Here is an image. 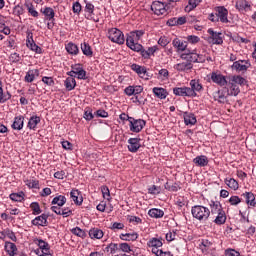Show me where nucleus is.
<instances>
[{
    "mask_svg": "<svg viewBox=\"0 0 256 256\" xmlns=\"http://www.w3.org/2000/svg\"><path fill=\"white\" fill-rule=\"evenodd\" d=\"M215 13L208 16L209 21L212 23H229V10L225 6H217L214 8Z\"/></svg>",
    "mask_w": 256,
    "mask_h": 256,
    "instance_id": "f257e3e1",
    "label": "nucleus"
},
{
    "mask_svg": "<svg viewBox=\"0 0 256 256\" xmlns=\"http://www.w3.org/2000/svg\"><path fill=\"white\" fill-rule=\"evenodd\" d=\"M192 217L200 223H205L211 217V210L202 205H195L191 208Z\"/></svg>",
    "mask_w": 256,
    "mask_h": 256,
    "instance_id": "f03ea898",
    "label": "nucleus"
},
{
    "mask_svg": "<svg viewBox=\"0 0 256 256\" xmlns=\"http://www.w3.org/2000/svg\"><path fill=\"white\" fill-rule=\"evenodd\" d=\"M170 8L171 4H167V2L161 1H154L151 5V10L155 15H166Z\"/></svg>",
    "mask_w": 256,
    "mask_h": 256,
    "instance_id": "7ed1b4c3",
    "label": "nucleus"
},
{
    "mask_svg": "<svg viewBox=\"0 0 256 256\" xmlns=\"http://www.w3.org/2000/svg\"><path fill=\"white\" fill-rule=\"evenodd\" d=\"M108 38L112 43H117L118 45H123V43H125L123 32L117 28H111L108 31Z\"/></svg>",
    "mask_w": 256,
    "mask_h": 256,
    "instance_id": "20e7f679",
    "label": "nucleus"
},
{
    "mask_svg": "<svg viewBox=\"0 0 256 256\" xmlns=\"http://www.w3.org/2000/svg\"><path fill=\"white\" fill-rule=\"evenodd\" d=\"M145 125H147V122L143 119H135V118L130 119L129 127L132 133H141Z\"/></svg>",
    "mask_w": 256,
    "mask_h": 256,
    "instance_id": "39448f33",
    "label": "nucleus"
},
{
    "mask_svg": "<svg viewBox=\"0 0 256 256\" xmlns=\"http://www.w3.org/2000/svg\"><path fill=\"white\" fill-rule=\"evenodd\" d=\"M126 45L131 49L132 51H141L143 49V45L139 44V41L136 37L133 36V34L130 32L126 38Z\"/></svg>",
    "mask_w": 256,
    "mask_h": 256,
    "instance_id": "423d86ee",
    "label": "nucleus"
},
{
    "mask_svg": "<svg viewBox=\"0 0 256 256\" xmlns=\"http://www.w3.org/2000/svg\"><path fill=\"white\" fill-rule=\"evenodd\" d=\"M38 248L34 250L38 256H51V252L49 251V243L44 240H37Z\"/></svg>",
    "mask_w": 256,
    "mask_h": 256,
    "instance_id": "0eeeda50",
    "label": "nucleus"
},
{
    "mask_svg": "<svg viewBox=\"0 0 256 256\" xmlns=\"http://www.w3.org/2000/svg\"><path fill=\"white\" fill-rule=\"evenodd\" d=\"M86 6L84 8L85 11V17L89 21H94V23H99V18L93 17L95 15V5H93L91 2H88L87 0H84Z\"/></svg>",
    "mask_w": 256,
    "mask_h": 256,
    "instance_id": "6e6552de",
    "label": "nucleus"
},
{
    "mask_svg": "<svg viewBox=\"0 0 256 256\" xmlns=\"http://www.w3.org/2000/svg\"><path fill=\"white\" fill-rule=\"evenodd\" d=\"M26 47L30 49V51H33L38 55H41V53H43V49H41V47H39V45L35 43V40H33V33H28L26 39Z\"/></svg>",
    "mask_w": 256,
    "mask_h": 256,
    "instance_id": "1a4fd4ad",
    "label": "nucleus"
},
{
    "mask_svg": "<svg viewBox=\"0 0 256 256\" xmlns=\"http://www.w3.org/2000/svg\"><path fill=\"white\" fill-rule=\"evenodd\" d=\"M189 85V91L192 99L197 97V93H201V91L203 90V84H201V82L197 79H192Z\"/></svg>",
    "mask_w": 256,
    "mask_h": 256,
    "instance_id": "9d476101",
    "label": "nucleus"
},
{
    "mask_svg": "<svg viewBox=\"0 0 256 256\" xmlns=\"http://www.w3.org/2000/svg\"><path fill=\"white\" fill-rule=\"evenodd\" d=\"M208 34L210 37L208 38V43H212V45H222L223 43V37H221L220 32H215L213 29H208Z\"/></svg>",
    "mask_w": 256,
    "mask_h": 256,
    "instance_id": "9b49d317",
    "label": "nucleus"
},
{
    "mask_svg": "<svg viewBox=\"0 0 256 256\" xmlns=\"http://www.w3.org/2000/svg\"><path fill=\"white\" fill-rule=\"evenodd\" d=\"M131 69H132V71H134V73H137V75H139L141 77V79L148 80L151 77L149 75V72H147V68H145V66H141L138 64H132Z\"/></svg>",
    "mask_w": 256,
    "mask_h": 256,
    "instance_id": "f8f14e48",
    "label": "nucleus"
},
{
    "mask_svg": "<svg viewBox=\"0 0 256 256\" xmlns=\"http://www.w3.org/2000/svg\"><path fill=\"white\" fill-rule=\"evenodd\" d=\"M199 54L195 52V50L190 51L187 50L185 53L180 55V59L183 61H188V63H198Z\"/></svg>",
    "mask_w": 256,
    "mask_h": 256,
    "instance_id": "ddd939ff",
    "label": "nucleus"
},
{
    "mask_svg": "<svg viewBox=\"0 0 256 256\" xmlns=\"http://www.w3.org/2000/svg\"><path fill=\"white\" fill-rule=\"evenodd\" d=\"M249 67H251V62H249V60H238L235 61L231 66L232 69L238 72L247 71Z\"/></svg>",
    "mask_w": 256,
    "mask_h": 256,
    "instance_id": "4468645a",
    "label": "nucleus"
},
{
    "mask_svg": "<svg viewBox=\"0 0 256 256\" xmlns=\"http://www.w3.org/2000/svg\"><path fill=\"white\" fill-rule=\"evenodd\" d=\"M211 81L219 85V87H225L227 85V78L223 74L212 72L211 73Z\"/></svg>",
    "mask_w": 256,
    "mask_h": 256,
    "instance_id": "2eb2a0df",
    "label": "nucleus"
},
{
    "mask_svg": "<svg viewBox=\"0 0 256 256\" xmlns=\"http://www.w3.org/2000/svg\"><path fill=\"white\" fill-rule=\"evenodd\" d=\"M141 149V138L128 139V151L130 153H137Z\"/></svg>",
    "mask_w": 256,
    "mask_h": 256,
    "instance_id": "dca6fc26",
    "label": "nucleus"
},
{
    "mask_svg": "<svg viewBox=\"0 0 256 256\" xmlns=\"http://www.w3.org/2000/svg\"><path fill=\"white\" fill-rule=\"evenodd\" d=\"M173 93L177 97H190V98H193V96H191V92L189 90V87H187V86L175 87V88H173Z\"/></svg>",
    "mask_w": 256,
    "mask_h": 256,
    "instance_id": "f3484780",
    "label": "nucleus"
},
{
    "mask_svg": "<svg viewBox=\"0 0 256 256\" xmlns=\"http://www.w3.org/2000/svg\"><path fill=\"white\" fill-rule=\"evenodd\" d=\"M71 69L74 70V73L77 76V79L85 80L87 79V71L83 69V66L81 64H74L71 66Z\"/></svg>",
    "mask_w": 256,
    "mask_h": 256,
    "instance_id": "a211bd4d",
    "label": "nucleus"
},
{
    "mask_svg": "<svg viewBox=\"0 0 256 256\" xmlns=\"http://www.w3.org/2000/svg\"><path fill=\"white\" fill-rule=\"evenodd\" d=\"M172 45L177 50V53H183V51H187V45H188L187 41H183L179 38H175L172 41Z\"/></svg>",
    "mask_w": 256,
    "mask_h": 256,
    "instance_id": "6ab92c4d",
    "label": "nucleus"
},
{
    "mask_svg": "<svg viewBox=\"0 0 256 256\" xmlns=\"http://www.w3.org/2000/svg\"><path fill=\"white\" fill-rule=\"evenodd\" d=\"M235 7L240 11V13H247V11H251V3L247 0H237Z\"/></svg>",
    "mask_w": 256,
    "mask_h": 256,
    "instance_id": "aec40b11",
    "label": "nucleus"
},
{
    "mask_svg": "<svg viewBox=\"0 0 256 256\" xmlns=\"http://www.w3.org/2000/svg\"><path fill=\"white\" fill-rule=\"evenodd\" d=\"M174 69L179 72L187 73V71H191V69H193V63L186 60V62L175 64Z\"/></svg>",
    "mask_w": 256,
    "mask_h": 256,
    "instance_id": "412c9836",
    "label": "nucleus"
},
{
    "mask_svg": "<svg viewBox=\"0 0 256 256\" xmlns=\"http://www.w3.org/2000/svg\"><path fill=\"white\" fill-rule=\"evenodd\" d=\"M184 123L187 126H193L197 123V117L191 112H183Z\"/></svg>",
    "mask_w": 256,
    "mask_h": 256,
    "instance_id": "4be33fe9",
    "label": "nucleus"
},
{
    "mask_svg": "<svg viewBox=\"0 0 256 256\" xmlns=\"http://www.w3.org/2000/svg\"><path fill=\"white\" fill-rule=\"evenodd\" d=\"M24 125H25V117H23L21 115L16 116L12 123V129H14L15 131H21V129H23Z\"/></svg>",
    "mask_w": 256,
    "mask_h": 256,
    "instance_id": "5701e85b",
    "label": "nucleus"
},
{
    "mask_svg": "<svg viewBox=\"0 0 256 256\" xmlns=\"http://www.w3.org/2000/svg\"><path fill=\"white\" fill-rule=\"evenodd\" d=\"M4 249L9 256L17 255V245H15V243L6 241L4 245Z\"/></svg>",
    "mask_w": 256,
    "mask_h": 256,
    "instance_id": "b1692460",
    "label": "nucleus"
},
{
    "mask_svg": "<svg viewBox=\"0 0 256 256\" xmlns=\"http://www.w3.org/2000/svg\"><path fill=\"white\" fill-rule=\"evenodd\" d=\"M120 239L122 241H137V239H139V233L135 231L129 233H122L120 234Z\"/></svg>",
    "mask_w": 256,
    "mask_h": 256,
    "instance_id": "393cba45",
    "label": "nucleus"
},
{
    "mask_svg": "<svg viewBox=\"0 0 256 256\" xmlns=\"http://www.w3.org/2000/svg\"><path fill=\"white\" fill-rule=\"evenodd\" d=\"M88 235L90 237V239H103V236L105 235V233L103 232V230L99 229V228H92L89 230Z\"/></svg>",
    "mask_w": 256,
    "mask_h": 256,
    "instance_id": "a878e982",
    "label": "nucleus"
},
{
    "mask_svg": "<svg viewBox=\"0 0 256 256\" xmlns=\"http://www.w3.org/2000/svg\"><path fill=\"white\" fill-rule=\"evenodd\" d=\"M193 163L197 165V167H207V165H209V159L207 156L201 155L194 158Z\"/></svg>",
    "mask_w": 256,
    "mask_h": 256,
    "instance_id": "bb28decb",
    "label": "nucleus"
},
{
    "mask_svg": "<svg viewBox=\"0 0 256 256\" xmlns=\"http://www.w3.org/2000/svg\"><path fill=\"white\" fill-rule=\"evenodd\" d=\"M41 123V117L34 115L32 117H30L27 127L28 129L35 131V129H37V125Z\"/></svg>",
    "mask_w": 256,
    "mask_h": 256,
    "instance_id": "cd10ccee",
    "label": "nucleus"
},
{
    "mask_svg": "<svg viewBox=\"0 0 256 256\" xmlns=\"http://www.w3.org/2000/svg\"><path fill=\"white\" fill-rule=\"evenodd\" d=\"M157 51H159L158 46L149 47L147 50H143V48L140 50L141 55L144 59H149V57H151V55H155Z\"/></svg>",
    "mask_w": 256,
    "mask_h": 256,
    "instance_id": "c85d7f7f",
    "label": "nucleus"
},
{
    "mask_svg": "<svg viewBox=\"0 0 256 256\" xmlns=\"http://www.w3.org/2000/svg\"><path fill=\"white\" fill-rule=\"evenodd\" d=\"M239 93H241V89H239V86L237 84H234V82L230 81L227 94L231 97H237Z\"/></svg>",
    "mask_w": 256,
    "mask_h": 256,
    "instance_id": "c756f323",
    "label": "nucleus"
},
{
    "mask_svg": "<svg viewBox=\"0 0 256 256\" xmlns=\"http://www.w3.org/2000/svg\"><path fill=\"white\" fill-rule=\"evenodd\" d=\"M32 225H35L37 227H45L47 225V215L42 214L35 219L32 220Z\"/></svg>",
    "mask_w": 256,
    "mask_h": 256,
    "instance_id": "7c9ffc66",
    "label": "nucleus"
},
{
    "mask_svg": "<svg viewBox=\"0 0 256 256\" xmlns=\"http://www.w3.org/2000/svg\"><path fill=\"white\" fill-rule=\"evenodd\" d=\"M152 91L155 97H157L158 99H167V95H169V93H167V90L161 87H154Z\"/></svg>",
    "mask_w": 256,
    "mask_h": 256,
    "instance_id": "2f4dec72",
    "label": "nucleus"
},
{
    "mask_svg": "<svg viewBox=\"0 0 256 256\" xmlns=\"http://www.w3.org/2000/svg\"><path fill=\"white\" fill-rule=\"evenodd\" d=\"M35 77H39V70L37 69L28 70V72L25 75L26 83H33L35 81Z\"/></svg>",
    "mask_w": 256,
    "mask_h": 256,
    "instance_id": "473e14b6",
    "label": "nucleus"
},
{
    "mask_svg": "<svg viewBox=\"0 0 256 256\" xmlns=\"http://www.w3.org/2000/svg\"><path fill=\"white\" fill-rule=\"evenodd\" d=\"M41 13L46 17L47 21H55V10L51 7L41 9Z\"/></svg>",
    "mask_w": 256,
    "mask_h": 256,
    "instance_id": "72a5a7b5",
    "label": "nucleus"
},
{
    "mask_svg": "<svg viewBox=\"0 0 256 256\" xmlns=\"http://www.w3.org/2000/svg\"><path fill=\"white\" fill-rule=\"evenodd\" d=\"M227 221V215L225 214V210H222L216 214V218L214 219V223L216 225H225Z\"/></svg>",
    "mask_w": 256,
    "mask_h": 256,
    "instance_id": "f704fd0d",
    "label": "nucleus"
},
{
    "mask_svg": "<svg viewBox=\"0 0 256 256\" xmlns=\"http://www.w3.org/2000/svg\"><path fill=\"white\" fill-rule=\"evenodd\" d=\"M210 209H211L210 213L212 215H217V213H221V211L223 210V206H221V202L219 201H216V202L212 201L210 203Z\"/></svg>",
    "mask_w": 256,
    "mask_h": 256,
    "instance_id": "c9c22d12",
    "label": "nucleus"
},
{
    "mask_svg": "<svg viewBox=\"0 0 256 256\" xmlns=\"http://www.w3.org/2000/svg\"><path fill=\"white\" fill-rule=\"evenodd\" d=\"M242 195L246 199L247 205H249L250 207H255L256 205L255 194H253L252 192H246Z\"/></svg>",
    "mask_w": 256,
    "mask_h": 256,
    "instance_id": "e433bc0d",
    "label": "nucleus"
},
{
    "mask_svg": "<svg viewBox=\"0 0 256 256\" xmlns=\"http://www.w3.org/2000/svg\"><path fill=\"white\" fill-rule=\"evenodd\" d=\"M80 195L81 193L79 192V190H72L70 192V197L72 201L76 203V205H81V203H83V197H81Z\"/></svg>",
    "mask_w": 256,
    "mask_h": 256,
    "instance_id": "4c0bfd02",
    "label": "nucleus"
},
{
    "mask_svg": "<svg viewBox=\"0 0 256 256\" xmlns=\"http://www.w3.org/2000/svg\"><path fill=\"white\" fill-rule=\"evenodd\" d=\"M9 197L11 201H15L16 203H21L25 201V193L23 191L18 193H11Z\"/></svg>",
    "mask_w": 256,
    "mask_h": 256,
    "instance_id": "58836bf2",
    "label": "nucleus"
},
{
    "mask_svg": "<svg viewBox=\"0 0 256 256\" xmlns=\"http://www.w3.org/2000/svg\"><path fill=\"white\" fill-rule=\"evenodd\" d=\"M149 217H153L154 219H161L163 215H165V212L161 209L152 208L148 211Z\"/></svg>",
    "mask_w": 256,
    "mask_h": 256,
    "instance_id": "ea45409f",
    "label": "nucleus"
},
{
    "mask_svg": "<svg viewBox=\"0 0 256 256\" xmlns=\"http://www.w3.org/2000/svg\"><path fill=\"white\" fill-rule=\"evenodd\" d=\"M66 51L69 55H79V47L73 42L66 45Z\"/></svg>",
    "mask_w": 256,
    "mask_h": 256,
    "instance_id": "a19ab883",
    "label": "nucleus"
},
{
    "mask_svg": "<svg viewBox=\"0 0 256 256\" xmlns=\"http://www.w3.org/2000/svg\"><path fill=\"white\" fill-rule=\"evenodd\" d=\"M64 86L66 87L67 91H73V89L77 87V81L75 78H66L64 81Z\"/></svg>",
    "mask_w": 256,
    "mask_h": 256,
    "instance_id": "79ce46f5",
    "label": "nucleus"
},
{
    "mask_svg": "<svg viewBox=\"0 0 256 256\" xmlns=\"http://www.w3.org/2000/svg\"><path fill=\"white\" fill-rule=\"evenodd\" d=\"M52 205H57L59 207H63L65 203H67V198L64 195H58L53 198Z\"/></svg>",
    "mask_w": 256,
    "mask_h": 256,
    "instance_id": "37998d69",
    "label": "nucleus"
},
{
    "mask_svg": "<svg viewBox=\"0 0 256 256\" xmlns=\"http://www.w3.org/2000/svg\"><path fill=\"white\" fill-rule=\"evenodd\" d=\"M9 99H11V93H3V82L0 80V103H6V101H9Z\"/></svg>",
    "mask_w": 256,
    "mask_h": 256,
    "instance_id": "c03bdc74",
    "label": "nucleus"
},
{
    "mask_svg": "<svg viewBox=\"0 0 256 256\" xmlns=\"http://www.w3.org/2000/svg\"><path fill=\"white\" fill-rule=\"evenodd\" d=\"M231 82L234 85H241V86L247 85V80L243 76H239V75L232 76Z\"/></svg>",
    "mask_w": 256,
    "mask_h": 256,
    "instance_id": "a18cd8bd",
    "label": "nucleus"
},
{
    "mask_svg": "<svg viewBox=\"0 0 256 256\" xmlns=\"http://www.w3.org/2000/svg\"><path fill=\"white\" fill-rule=\"evenodd\" d=\"M202 2L203 0H188V5L185 7L186 13H190V11L196 9V7Z\"/></svg>",
    "mask_w": 256,
    "mask_h": 256,
    "instance_id": "49530a36",
    "label": "nucleus"
},
{
    "mask_svg": "<svg viewBox=\"0 0 256 256\" xmlns=\"http://www.w3.org/2000/svg\"><path fill=\"white\" fill-rule=\"evenodd\" d=\"M81 51L83 55H86V57H93V50L88 43L84 42L81 44Z\"/></svg>",
    "mask_w": 256,
    "mask_h": 256,
    "instance_id": "de8ad7c7",
    "label": "nucleus"
},
{
    "mask_svg": "<svg viewBox=\"0 0 256 256\" xmlns=\"http://www.w3.org/2000/svg\"><path fill=\"white\" fill-rule=\"evenodd\" d=\"M225 184L230 188L233 189L234 191H237L239 189V182L233 178H226L225 179Z\"/></svg>",
    "mask_w": 256,
    "mask_h": 256,
    "instance_id": "09e8293b",
    "label": "nucleus"
},
{
    "mask_svg": "<svg viewBox=\"0 0 256 256\" xmlns=\"http://www.w3.org/2000/svg\"><path fill=\"white\" fill-rule=\"evenodd\" d=\"M147 246L150 247V248H153V247H163V241H161V239H159V238H151L147 242Z\"/></svg>",
    "mask_w": 256,
    "mask_h": 256,
    "instance_id": "8fccbe9b",
    "label": "nucleus"
},
{
    "mask_svg": "<svg viewBox=\"0 0 256 256\" xmlns=\"http://www.w3.org/2000/svg\"><path fill=\"white\" fill-rule=\"evenodd\" d=\"M213 96L214 100L218 101V103H223L227 99V97H225V92H223V90H218L214 92Z\"/></svg>",
    "mask_w": 256,
    "mask_h": 256,
    "instance_id": "3c124183",
    "label": "nucleus"
},
{
    "mask_svg": "<svg viewBox=\"0 0 256 256\" xmlns=\"http://www.w3.org/2000/svg\"><path fill=\"white\" fill-rule=\"evenodd\" d=\"M24 183L29 189H39V180L26 179Z\"/></svg>",
    "mask_w": 256,
    "mask_h": 256,
    "instance_id": "603ef678",
    "label": "nucleus"
},
{
    "mask_svg": "<svg viewBox=\"0 0 256 256\" xmlns=\"http://www.w3.org/2000/svg\"><path fill=\"white\" fill-rule=\"evenodd\" d=\"M29 15H31V17H39V12L37 10H35V6H33L31 3H25L24 4Z\"/></svg>",
    "mask_w": 256,
    "mask_h": 256,
    "instance_id": "864d4df0",
    "label": "nucleus"
},
{
    "mask_svg": "<svg viewBox=\"0 0 256 256\" xmlns=\"http://www.w3.org/2000/svg\"><path fill=\"white\" fill-rule=\"evenodd\" d=\"M71 233L73 235H76V237H81V239H85V237H87V233L85 232V230L81 229L80 227H75L71 229Z\"/></svg>",
    "mask_w": 256,
    "mask_h": 256,
    "instance_id": "5fc2aeb1",
    "label": "nucleus"
},
{
    "mask_svg": "<svg viewBox=\"0 0 256 256\" xmlns=\"http://www.w3.org/2000/svg\"><path fill=\"white\" fill-rule=\"evenodd\" d=\"M168 23L170 25H185L187 23V18L185 16L173 18V20H169Z\"/></svg>",
    "mask_w": 256,
    "mask_h": 256,
    "instance_id": "6e6d98bb",
    "label": "nucleus"
},
{
    "mask_svg": "<svg viewBox=\"0 0 256 256\" xmlns=\"http://www.w3.org/2000/svg\"><path fill=\"white\" fill-rule=\"evenodd\" d=\"M12 13L16 17H21V15H23L25 13V7H23V5H21V4H18L13 8Z\"/></svg>",
    "mask_w": 256,
    "mask_h": 256,
    "instance_id": "4d7b16f0",
    "label": "nucleus"
},
{
    "mask_svg": "<svg viewBox=\"0 0 256 256\" xmlns=\"http://www.w3.org/2000/svg\"><path fill=\"white\" fill-rule=\"evenodd\" d=\"M160 247H152V253L156 256H171V252L166 251L164 252L163 250L159 249Z\"/></svg>",
    "mask_w": 256,
    "mask_h": 256,
    "instance_id": "13d9d810",
    "label": "nucleus"
},
{
    "mask_svg": "<svg viewBox=\"0 0 256 256\" xmlns=\"http://www.w3.org/2000/svg\"><path fill=\"white\" fill-rule=\"evenodd\" d=\"M106 251H107V253H110V255H115V253H117V251H119V245H117L115 243H110L106 247Z\"/></svg>",
    "mask_w": 256,
    "mask_h": 256,
    "instance_id": "bf43d9fd",
    "label": "nucleus"
},
{
    "mask_svg": "<svg viewBox=\"0 0 256 256\" xmlns=\"http://www.w3.org/2000/svg\"><path fill=\"white\" fill-rule=\"evenodd\" d=\"M199 41H201V38H199V36L189 35L186 37V43H190V45H197Z\"/></svg>",
    "mask_w": 256,
    "mask_h": 256,
    "instance_id": "052dcab7",
    "label": "nucleus"
},
{
    "mask_svg": "<svg viewBox=\"0 0 256 256\" xmlns=\"http://www.w3.org/2000/svg\"><path fill=\"white\" fill-rule=\"evenodd\" d=\"M149 195H159L161 193V186L152 185L148 188Z\"/></svg>",
    "mask_w": 256,
    "mask_h": 256,
    "instance_id": "680f3d73",
    "label": "nucleus"
},
{
    "mask_svg": "<svg viewBox=\"0 0 256 256\" xmlns=\"http://www.w3.org/2000/svg\"><path fill=\"white\" fill-rule=\"evenodd\" d=\"M30 208L32 209L33 211V215H40L41 213V206H39V203L37 202H32L30 204Z\"/></svg>",
    "mask_w": 256,
    "mask_h": 256,
    "instance_id": "e2e57ef3",
    "label": "nucleus"
},
{
    "mask_svg": "<svg viewBox=\"0 0 256 256\" xmlns=\"http://www.w3.org/2000/svg\"><path fill=\"white\" fill-rule=\"evenodd\" d=\"M168 43H171V40L167 38V36H162L158 40V45H160L161 47H167Z\"/></svg>",
    "mask_w": 256,
    "mask_h": 256,
    "instance_id": "0e129e2a",
    "label": "nucleus"
},
{
    "mask_svg": "<svg viewBox=\"0 0 256 256\" xmlns=\"http://www.w3.org/2000/svg\"><path fill=\"white\" fill-rule=\"evenodd\" d=\"M130 33L136 38V40L140 41L141 37L145 35V30H135Z\"/></svg>",
    "mask_w": 256,
    "mask_h": 256,
    "instance_id": "69168bd1",
    "label": "nucleus"
},
{
    "mask_svg": "<svg viewBox=\"0 0 256 256\" xmlns=\"http://www.w3.org/2000/svg\"><path fill=\"white\" fill-rule=\"evenodd\" d=\"M101 192H102V195H103L104 199H107L109 201V199L111 197V192L109 191V187L102 186L101 187Z\"/></svg>",
    "mask_w": 256,
    "mask_h": 256,
    "instance_id": "338daca9",
    "label": "nucleus"
},
{
    "mask_svg": "<svg viewBox=\"0 0 256 256\" xmlns=\"http://www.w3.org/2000/svg\"><path fill=\"white\" fill-rule=\"evenodd\" d=\"M225 256H241V253L235 249H226L225 250Z\"/></svg>",
    "mask_w": 256,
    "mask_h": 256,
    "instance_id": "774afa93",
    "label": "nucleus"
}]
</instances>
